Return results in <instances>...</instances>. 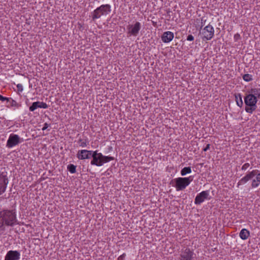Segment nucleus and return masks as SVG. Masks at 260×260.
I'll use <instances>...</instances> for the list:
<instances>
[{"instance_id":"obj_28","label":"nucleus","mask_w":260,"mask_h":260,"mask_svg":"<svg viewBox=\"0 0 260 260\" xmlns=\"http://www.w3.org/2000/svg\"><path fill=\"white\" fill-rule=\"evenodd\" d=\"M194 40V37L191 35H189L187 36V41H192Z\"/></svg>"},{"instance_id":"obj_29","label":"nucleus","mask_w":260,"mask_h":260,"mask_svg":"<svg viewBox=\"0 0 260 260\" xmlns=\"http://www.w3.org/2000/svg\"><path fill=\"white\" fill-rule=\"evenodd\" d=\"M49 126V125L48 123H44V126H43V127L42 128V130L43 131H45V129L48 128V127Z\"/></svg>"},{"instance_id":"obj_17","label":"nucleus","mask_w":260,"mask_h":260,"mask_svg":"<svg viewBox=\"0 0 260 260\" xmlns=\"http://www.w3.org/2000/svg\"><path fill=\"white\" fill-rule=\"evenodd\" d=\"M249 94H252L255 96L256 99H260V89L253 88L250 91Z\"/></svg>"},{"instance_id":"obj_1","label":"nucleus","mask_w":260,"mask_h":260,"mask_svg":"<svg viewBox=\"0 0 260 260\" xmlns=\"http://www.w3.org/2000/svg\"><path fill=\"white\" fill-rule=\"evenodd\" d=\"M251 181V186L252 188H256L260 184V172L257 170H254L248 172L245 176L242 178L238 182L237 186L246 184L248 181Z\"/></svg>"},{"instance_id":"obj_10","label":"nucleus","mask_w":260,"mask_h":260,"mask_svg":"<svg viewBox=\"0 0 260 260\" xmlns=\"http://www.w3.org/2000/svg\"><path fill=\"white\" fill-rule=\"evenodd\" d=\"M193 251L189 248H182L180 251L181 260H192L193 258Z\"/></svg>"},{"instance_id":"obj_15","label":"nucleus","mask_w":260,"mask_h":260,"mask_svg":"<svg viewBox=\"0 0 260 260\" xmlns=\"http://www.w3.org/2000/svg\"><path fill=\"white\" fill-rule=\"evenodd\" d=\"M174 37V34L171 31H168L163 34L161 37V40L163 42L168 43L170 42L173 39Z\"/></svg>"},{"instance_id":"obj_30","label":"nucleus","mask_w":260,"mask_h":260,"mask_svg":"<svg viewBox=\"0 0 260 260\" xmlns=\"http://www.w3.org/2000/svg\"><path fill=\"white\" fill-rule=\"evenodd\" d=\"M210 144H207V146H206V147H205L204 149H203V150L204 151H207L208 149H209L210 148Z\"/></svg>"},{"instance_id":"obj_26","label":"nucleus","mask_w":260,"mask_h":260,"mask_svg":"<svg viewBox=\"0 0 260 260\" xmlns=\"http://www.w3.org/2000/svg\"><path fill=\"white\" fill-rule=\"evenodd\" d=\"M17 88L19 92H22L23 90V87L21 84H18L17 85Z\"/></svg>"},{"instance_id":"obj_23","label":"nucleus","mask_w":260,"mask_h":260,"mask_svg":"<svg viewBox=\"0 0 260 260\" xmlns=\"http://www.w3.org/2000/svg\"><path fill=\"white\" fill-rule=\"evenodd\" d=\"M39 104V108L43 109H47L48 108V105L43 102H38Z\"/></svg>"},{"instance_id":"obj_19","label":"nucleus","mask_w":260,"mask_h":260,"mask_svg":"<svg viewBox=\"0 0 260 260\" xmlns=\"http://www.w3.org/2000/svg\"><path fill=\"white\" fill-rule=\"evenodd\" d=\"M191 173V169L190 167H184L183 168L180 172V174L181 176H185L188 174H190Z\"/></svg>"},{"instance_id":"obj_14","label":"nucleus","mask_w":260,"mask_h":260,"mask_svg":"<svg viewBox=\"0 0 260 260\" xmlns=\"http://www.w3.org/2000/svg\"><path fill=\"white\" fill-rule=\"evenodd\" d=\"M20 258V253L16 250L9 251L5 257V260H19Z\"/></svg>"},{"instance_id":"obj_25","label":"nucleus","mask_w":260,"mask_h":260,"mask_svg":"<svg viewBox=\"0 0 260 260\" xmlns=\"http://www.w3.org/2000/svg\"><path fill=\"white\" fill-rule=\"evenodd\" d=\"M249 166L250 165L249 163H245L242 166L241 169L242 170L245 171L249 167Z\"/></svg>"},{"instance_id":"obj_7","label":"nucleus","mask_w":260,"mask_h":260,"mask_svg":"<svg viewBox=\"0 0 260 260\" xmlns=\"http://www.w3.org/2000/svg\"><path fill=\"white\" fill-rule=\"evenodd\" d=\"M199 35L203 41L210 40L214 35V28L210 24L200 30Z\"/></svg>"},{"instance_id":"obj_22","label":"nucleus","mask_w":260,"mask_h":260,"mask_svg":"<svg viewBox=\"0 0 260 260\" xmlns=\"http://www.w3.org/2000/svg\"><path fill=\"white\" fill-rule=\"evenodd\" d=\"M76 166L74 165H70L68 166V169L71 173H75L76 172Z\"/></svg>"},{"instance_id":"obj_24","label":"nucleus","mask_w":260,"mask_h":260,"mask_svg":"<svg viewBox=\"0 0 260 260\" xmlns=\"http://www.w3.org/2000/svg\"><path fill=\"white\" fill-rule=\"evenodd\" d=\"M87 145V142L86 140H80L79 141V145L82 147H85Z\"/></svg>"},{"instance_id":"obj_9","label":"nucleus","mask_w":260,"mask_h":260,"mask_svg":"<svg viewBox=\"0 0 260 260\" xmlns=\"http://www.w3.org/2000/svg\"><path fill=\"white\" fill-rule=\"evenodd\" d=\"M211 197L209 190L202 191L198 194L194 200L195 204L199 205L204 202L206 200H210Z\"/></svg>"},{"instance_id":"obj_11","label":"nucleus","mask_w":260,"mask_h":260,"mask_svg":"<svg viewBox=\"0 0 260 260\" xmlns=\"http://www.w3.org/2000/svg\"><path fill=\"white\" fill-rule=\"evenodd\" d=\"M20 137L16 134H11L7 142V146L8 148H12L18 144L20 141Z\"/></svg>"},{"instance_id":"obj_4","label":"nucleus","mask_w":260,"mask_h":260,"mask_svg":"<svg viewBox=\"0 0 260 260\" xmlns=\"http://www.w3.org/2000/svg\"><path fill=\"white\" fill-rule=\"evenodd\" d=\"M111 11V6L109 4L102 5L92 12L93 20L99 19L102 16H106Z\"/></svg>"},{"instance_id":"obj_20","label":"nucleus","mask_w":260,"mask_h":260,"mask_svg":"<svg viewBox=\"0 0 260 260\" xmlns=\"http://www.w3.org/2000/svg\"><path fill=\"white\" fill-rule=\"evenodd\" d=\"M38 108H39L38 102H35L32 104L31 106L29 107V111L33 112Z\"/></svg>"},{"instance_id":"obj_13","label":"nucleus","mask_w":260,"mask_h":260,"mask_svg":"<svg viewBox=\"0 0 260 260\" xmlns=\"http://www.w3.org/2000/svg\"><path fill=\"white\" fill-rule=\"evenodd\" d=\"M94 151L87 150L85 149L78 151L77 156L79 159H89L92 157Z\"/></svg>"},{"instance_id":"obj_6","label":"nucleus","mask_w":260,"mask_h":260,"mask_svg":"<svg viewBox=\"0 0 260 260\" xmlns=\"http://www.w3.org/2000/svg\"><path fill=\"white\" fill-rule=\"evenodd\" d=\"M0 218H2L3 221L8 225H12L16 221V215L10 210L1 211Z\"/></svg>"},{"instance_id":"obj_2","label":"nucleus","mask_w":260,"mask_h":260,"mask_svg":"<svg viewBox=\"0 0 260 260\" xmlns=\"http://www.w3.org/2000/svg\"><path fill=\"white\" fill-rule=\"evenodd\" d=\"M92 160L90 164L98 167H101L104 164L113 160L114 157L109 156L103 155L102 153L98 152L97 151H94L92 155Z\"/></svg>"},{"instance_id":"obj_12","label":"nucleus","mask_w":260,"mask_h":260,"mask_svg":"<svg viewBox=\"0 0 260 260\" xmlns=\"http://www.w3.org/2000/svg\"><path fill=\"white\" fill-rule=\"evenodd\" d=\"M9 180L5 173H0V194L6 190Z\"/></svg>"},{"instance_id":"obj_16","label":"nucleus","mask_w":260,"mask_h":260,"mask_svg":"<svg viewBox=\"0 0 260 260\" xmlns=\"http://www.w3.org/2000/svg\"><path fill=\"white\" fill-rule=\"evenodd\" d=\"M249 236V231L246 229H242L239 233V236L242 240L247 239Z\"/></svg>"},{"instance_id":"obj_31","label":"nucleus","mask_w":260,"mask_h":260,"mask_svg":"<svg viewBox=\"0 0 260 260\" xmlns=\"http://www.w3.org/2000/svg\"><path fill=\"white\" fill-rule=\"evenodd\" d=\"M239 36H240L239 35L236 34V35H235L234 38H236L239 37Z\"/></svg>"},{"instance_id":"obj_8","label":"nucleus","mask_w":260,"mask_h":260,"mask_svg":"<svg viewBox=\"0 0 260 260\" xmlns=\"http://www.w3.org/2000/svg\"><path fill=\"white\" fill-rule=\"evenodd\" d=\"M141 28V24L139 22H136L134 24H129L127 26V35L130 36L136 37L139 33Z\"/></svg>"},{"instance_id":"obj_27","label":"nucleus","mask_w":260,"mask_h":260,"mask_svg":"<svg viewBox=\"0 0 260 260\" xmlns=\"http://www.w3.org/2000/svg\"><path fill=\"white\" fill-rule=\"evenodd\" d=\"M0 101H3V102H4L5 101H9V99L8 98H6V97L3 96L2 95H1L0 94Z\"/></svg>"},{"instance_id":"obj_3","label":"nucleus","mask_w":260,"mask_h":260,"mask_svg":"<svg viewBox=\"0 0 260 260\" xmlns=\"http://www.w3.org/2000/svg\"><path fill=\"white\" fill-rule=\"evenodd\" d=\"M193 176H190L188 177H178L174 179L175 187L177 191L184 189L192 181Z\"/></svg>"},{"instance_id":"obj_21","label":"nucleus","mask_w":260,"mask_h":260,"mask_svg":"<svg viewBox=\"0 0 260 260\" xmlns=\"http://www.w3.org/2000/svg\"><path fill=\"white\" fill-rule=\"evenodd\" d=\"M243 79L246 82H249L252 80V76L250 74H246L243 76Z\"/></svg>"},{"instance_id":"obj_18","label":"nucleus","mask_w":260,"mask_h":260,"mask_svg":"<svg viewBox=\"0 0 260 260\" xmlns=\"http://www.w3.org/2000/svg\"><path fill=\"white\" fill-rule=\"evenodd\" d=\"M235 100L238 106L241 107L243 104L241 94L238 93L235 95Z\"/></svg>"},{"instance_id":"obj_5","label":"nucleus","mask_w":260,"mask_h":260,"mask_svg":"<svg viewBox=\"0 0 260 260\" xmlns=\"http://www.w3.org/2000/svg\"><path fill=\"white\" fill-rule=\"evenodd\" d=\"M257 99L252 94H248L244 98V102L246 107L245 111L247 113L251 114L256 108Z\"/></svg>"}]
</instances>
